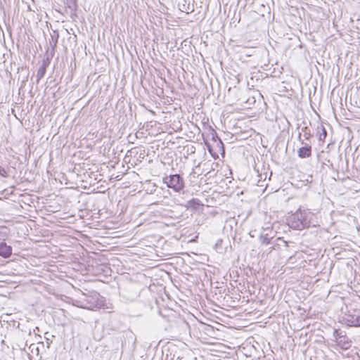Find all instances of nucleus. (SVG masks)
I'll use <instances>...</instances> for the list:
<instances>
[{
  "label": "nucleus",
  "instance_id": "13",
  "mask_svg": "<svg viewBox=\"0 0 360 360\" xmlns=\"http://www.w3.org/2000/svg\"><path fill=\"white\" fill-rule=\"evenodd\" d=\"M352 323L355 326H360V317L356 318L352 321Z\"/></svg>",
  "mask_w": 360,
  "mask_h": 360
},
{
  "label": "nucleus",
  "instance_id": "14",
  "mask_svg": "<svg viewBox=\"0 0 360 360\" xmlns=\"http://www.w3.org/2000/svg\"><path fill=\"white\" fill-rule=\"evenodd\" d=\"M350 347L349 342H344V344L342 346V349H347Z\"/></svg>",
  "mask_w": 360,
  "mask_h": 360
},
{
  "label": "nucleus",
  "instance_id": "7",
  "mask_svg": "<svg viewBox=\"0 0 360 360\" xmlns=\"http://www.w3.org/2000/svg\"><path fill=\"white\" fill-rule=\"evenodd\" d=\"M48 64L44 62L43 65L38 69L37 72V82L39 83V81L44 77L46 74V67Z\"/></svg>",
  "mask_w": 360,
  "mask_h": 360
},
{
  "label": "nucleus",
  "instance_id": "15",
  "mask_svg": "<svg viewBox=\"0 0 360 360\" xmlns=\"http://www.w3.org/2000/svg\"><path fill=\"white\" fill-rule=\"evenodd\" d=\"M304 136V138L306 139H308L309 138V136H310V134L307 133V132H305Z\"/></svg>",
  "mask_w": 360,
  "mask_h": 360
},
{
  "label": "nucleus",
  "instance_id": "11",
  "mask_svg": "<svg viewBox=\"0 0 360 360\" xmlns=\"http://www.w3.org/2000/svg\"><path fill=\"white\" fill-rule=\"evenodd\" d=\"M188 204L192 206V205H200V200L197 199V198H193L191 200L188 201Z\"/></svg>",
  "mask_w": 360,
  "mask_h": 360
},
{
  "label": "nucleus",
  "instance_id": "10",
  "mask_svg": "<svg viewBox=\"0 0 360 360\" xmlns=\"http://www.w3.org/2000/svg\"><path fill=\"white\" fill-rule=\"evenodd\" d=\"M272 239H273V238L272 237H269L268 234L261 235L260 237H259L260 243L262 245H269V244H270Z\"/></svg>",
  "mask_w": 360,
  "mask_h": 360
},
{
  "label": "nucleus",
  "instance_id": "12",
  "mask_svg": "<svg viewBox=\"0 0 360 360\" xmlns=\"http://www.w3.org/2000/svg\"><path fill=\"white\" fill-rule=\"evenodd\" d=\"M7 176L6 169L0 166V176L5 177Z\"/></svg>",
  "mask_w": 360,
  "mask_h": 360
},
{
  "label": "nucleus",
  "instance_id": "6",
  "mask_svg": "<svg viewBox=\"0 0 360 360\" xmlns=\"http://www.w3.org/2000/svg\"><path fill=\"white\" fill-rule=\"evenodd\" d=\"M297 153L301 158H309L311 155V147L310 146L302 147L298 150Z\"/></svg>",
  "mask_w": 360,
  "mask_h": 360
},
{
  "label": "nucleus",
  "instance_id": "3",
  "mask_svg": "<svg viewBox=\"0 0 360 360\" xmlns=\"http://www.w3.org/2000/svg\"><path fill=\"white\" fill-rule=\"evenodd\" d=\"M86 299L84 300L86 303L84 305H82L81 307L84 309H92L97 306L96 302L98 300V297H100L99 293L96 292H93L91 293V295H84Z\"/></svg>",
  "mask_w": 360,
  "mask_h": 360
},
{
  "label": "nucleus",
  "instance_id": "2",
  "mask_svg": "<svg viewBox=\"0 0 360 360\" xmlns=\"http://www.w3.org/2000/svg\"><path fill=\"white\" fill-rule=\"evenodd\" d=\"M163 181L169 188H172L176 192H179L184 187V181L179 174L166 176L163 179Z\"/></svg>",
  "mask_w": 360,
  "mask_h": 360
},
{
  "label": "nucleus",
  "instance_id": "18",
  "mask_svg": "<svg viewBox=\"0 0 360 360\" xmlns=\"http://www.w3.org/2000/svg\"><path fill=\"white\" fill-rule=\"evenodd\" d=\"M335 334H338V331L337 330H335Z\"/></svg>",
  "mask_w": 360,
  "mask_h": 360
},
{
  "label": "nucleus",
  "instance_id": "9",
  "mask_svg": "<svg viewBox=\"0 0 360 360\" xmlns=\"http://www.w3.org/2000/svg\"><path fill=\"white\" fill-rule=\"evenodd\" d=\"M317 132L319 134V139L321 141H323L327 136V131L323 126L317 127Z\"/></svg>",
  "mask_w": 360,
  "mask_h": 360
},
{
  "label": "nucleus",
  "instance_id": "16",
  "mask_svg": "<svg viewBox=\"0 0 360 360\" xmlns=\"http://www.w3.org/2000/svg\"><path fill=\"white\" fill-rule=\"evenodd\" d=\"M72 1V4H74L75 6H77L76 4V0H71Z\"/></svg>",
  "mask_w": 360,
  "mask_h": 360
},
{
  "label": "nucleus",
  "instance_id": "1",
  "mask_svg": "<svg viewBox=\"0 0 360 360\" xmlns=\"http://www.w3.org/2000/svg\"><path fill=\"white\" fill-rule=\"evenodd\" d=\"M315 215L308 210H298L290 216L287 221L288 225L295 230H302L311 226H314Z\"/></svg>",
  "mask_w": 360,
  "mask_h": 360
},
{
  "label": "nucleus",
  "instance_id": "4",
  "mask_svg": "<svg viewBox=\"0 0 360 360\" xmlns=\"http://www.w3.org/2000/svg\"><path fill=\"white\" fill-rule=\"evenodd\" d=\"M178 6L181 11L186 13H190L194 11L193 6L191 5L189 0H179Z\"/></svg>",
  "mask_w": 360,
  "mask_h": 360
},
{
  "label": "nucleus",
  "instance_id": "17",
  "mask_svg": "<svg viewBox=\"0 0 360 360\" xmlns=\"http://www.w3.org/2000/svg\"><path fill=\"white\" fill-rule=\"evenodd\" d=\"M176 360H183V359L179 357V356H178V357H176Z\"/></svg>",
  "mask_w": 360,
  "mask_h": 360
},
{
  "label": "nucleus",
  "instance_id": "5",
  "mask_svg": "<svg viewBox=\"0 0 360 360\" xmlns=\"http://www.w3.org/2000/svg\"><path fill=\"white\" fill-rule=\"evenodd\" d=\"M12 254V249L5 243H0V255L7 258Z\"/></svg>",
  "mask_w": 360,
  "mask_h": 360
},
{
  "label": "nucleus",
  "instance_id": "8",
  "mask_svg": "<svg viewBox=\"0 0 360 360\" xmlns=\"http://www.w3.org/2000/svg\"><path fill=\"white\" fill-rule=\"evenodd\" d=\"M59 35L57 32L53 31L52 34H51V39L49 40L50 45L54 49L58 43Z\"/></svg>",
  "mask_w": 360,
  "mask_h": 360
}]
</instances>
